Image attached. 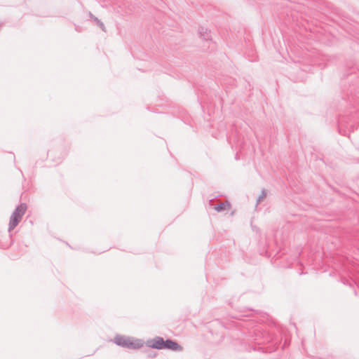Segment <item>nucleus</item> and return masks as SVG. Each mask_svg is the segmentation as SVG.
Wrapping results in <instances>:
<instances>
[{
    "label": "nucleus",
    "instance_id": "f257e3e1",
    "mask_svg": "<svg viewBox=\"0 0 359 359\" xmlns=\"http://www.w3.org/2000/svg\"><path fill=\"white\" fill-rule=\"evenodd\" d=\"M341 94L337 110L352 109L344 115H339L337 120L339 133L346 136L355 130V123L359 118V72L350 69L343 74Z\"/></svg>",
    "mask_w": 359,
    "mask_h": 359
},
{
    "label": "nucleus",
    "instance_id": "f03ea898",
    "mask_svg": "<svg viewBox=\"0 0 359 359\" xmlns=\"http://www.w3.org/2000/svg\"><path fill=\"white\" fill-rule=\"evenodd\" d=\"M255 337L252 339L254 344L245 345V349L248 351L253 350L262 353H272L278 347V339L269 332L264 330L259 326L253 330Z\"/></svg>",
    "mask_w": 359,
    "mask_h": 359
},
{
    "label": "nucleus",
    "instance_id": "7ed1b4c3",
    "mask_svg": "<svg viewBox=\"0 0 359 359\" xmlns=\"http://www.w3.org/2000/svg\"><path fill=\"white\" fill-rule=\"evenodd\" d=\"M259 311L257 310H254L252 309H248L246 311V313L244 314H240L238 316H232L231 320H227L226 321H221L219 320H215L214 321V323L217 325H220L222 327H224L227 330H231L233 328H236L240 330L241 327H244L245 325H244L243 323L248 320V318L252 316L253 314H257Z\"/></svg>",
    "mask_w": 359,
    "mask_h": 359
},
{
    "label": "nucleus",
    "instance_id": "20e7f679",
    "mask_svg": "<svg viewBox=\"0 0 359 359\" xmlns=\"http://www.w3.org/2000/svg\"><path fill=\"white\" fill-rule=\"evenodd\" d=\"M113 341L118 346L134 350L143 347L144 344L143 339H135L134 337H126L121 334H116Z\"/></svg>",
    "mask_w": 359,
    "mask_h": 359
},
{
    "label": "nucleus",
    "instance_id": "39448f33",
    "mask_svg": "<svg viewBox=\"0 0 359 359\" xmlns=\"http://www.w3.org/2000/svg\"><path fill=\"white\" fill-rule=\"evenodd\" d=\"M27 209V203H21L15 207V210L12 212L10 217L8 229L10 238H12L11 231L19 224L23 215L25 214Z\"/></svg>",
    "mask_w": 359,
    "mask_h": 359
},
{
    "label": "nucleus",
    "instance_id": "423d86ee",
    "mask_svg": "<svg viewBox=\"0 0 359 359\" xmlns=\"http://www.w3.org/2000/svg\"><path fill=\"white\" fill-rule=\"evenodd\" d=\"M149 348L157 350H163L164 339L162 337H155L144 342Z\"/></svg>",
    "mask_w": 359,
    "mask_h": 359
},
{
    "label": "nucleus",
    "instance_id": "0eeeda50",
    "mask_svg": "<svg viewBox=\"0 0 359 359\" xmlns=\"http://www.w3.org/2000/svg\"><path fill=\"white\" fill-rule=\"evenodd\" d=\"M170 350L172 351H182V346L178 344L175 340L171 339H164L163 350Z\"/></svg>",
    "mask_w": 359,
    "mask_h": 359
},
{
    "label": "nucleus",
    "instance_id": "6e6552de",
    "mask_svg": "<svg viewBox=\"0 0 359 359\" xmlns=\"http://www.w3.org/2000/svg\"><path fill=\"white\" fill-rule=\"evenodd\" d=\"M348 241L352 245H359V229H352L346 234Z\"/></svg>",
    "mask_w": 359,
    "mask_h": 359
},
{
    "label": "nucleus",
    "instance_id": "1a4fd4ad",
    "mask_svg": "<svg viewBox=\"0 0 359 359\" xmlns=\"http://www.w3.org/2000/svg\"><path fill=\"white\" fill-rule=\"evenodd\" d=\"M198 34L200 37L204 41H211L212 40L210 34V31L208 28H205L202 26L199 27Z\"/></svg>",
    "mask_w": 359,
    "mask_h": 359
},
{
    "label": "nucleus",
    "instance_id": "9d476101",
    "mask_svg": "<svg viewBox=\"0 0 359 359\" xmlns=\"http://www.w3.org/2000/svg\"><path fill=\"white\" fill-rule=\"evenodd\" d=\"M230 207H231L230 203L228 201H226L225 202L216 204L214 206V209L217 212H224L226 210H228L229 208H230Z\"/></svg>",
    "mask_w": 359,
    "mask_h": 359
},
{
    "label": "nucleus",
    "instance_id": "9b49d317",
    "mask_svg": "<svg viewBox=\"0 0 359 359\" xmlns=\"http://www.w3.org/2000/svg\"><path fill=\"white\" fill-rule=\"evenodd\" d=\"M88 15L93 20V22H95L97 24V25L100 27V28L102 31L106 32L105 26H104V23L100 20H99L97 17L93 15L91 12L88 13Z\"/></svg>",
    "mask_w": 359,
    "mask_h": 359
},
{
    "label": "nucleus",
    "instance_id": "f8f14e48",
    "mask_svg": "<svg viewBox=\"0 0 359 359\" xmlns=\"http://www.w3.org/2000/svg\"><path fill=\"white\" fill-rule=\"evenodd\" d=\"M144 352L146 353L147 359L154 358L157 355V353L156 351H151L149 349L144 350Z\"/></svg>",
    "mask_w": 359,
    "mask_h": 359
},
{
    "label": "nucleus",
    "instance_id": "ddd939ff",
    "mask_svg": "<svg viewBox=\"0 0 359 359\" xmlns=\"http://www.w3.org/2000/svg\"><path fill=\"white\" fill-rule=\"evenodd\" d=\"M267 195V191L265 189H262V191H261V194L259 195V196L258 197V198L257 199V204H259L261 203V201L264 198H266Z\"/></svg>",
    "mask_w": 359,
    "mask_h": 359
},
{
    "label": "nucleus",
    "instance_id": "4468645a",
    "mask_svg": "<svg viewBox=\"0 0 359 359\" xmlns=\"http://www.w3.org/2000/svg\"><path fill=\"white\" fill-rule=\"evenodd\" d=\"M12 243H13V241H11V243H9V244H3L2 243L0 242V248L6 249V248H9Z\"/></svg>",
    "mask_w": 359,
    "mask_h": 359
},
{
    "label": "nucleus",
    "instance_id": "2eb2a0df",
    "mask_svg": "<svg viewBox=\"0 0 359 359\" xmlns=\"http://www.w3.org/2000/svg\"><path fill=\"white\" fill-rule=\"evenodd\" d=\"M342 283H343L344 285H350L351 287L352 286V284H351V281H350V280H347V279H345V278H344V279H343Z\"/></svg>",
    "mask_w": 359,
    "mask_h": 359
},
{
    "label": "nucleus",
    "instance_id": "dca6fc26",
    "mask_svg": "<svg viewBox=\"0 0 359 359\" xmlns=\"http://www.w3.org/2000/svg\"><path fill=\"white\" fill-rule=\"evenodd\" d=\"M236 341L241 343V344H243V339H240V337L238 336L237 338L236 339Z\"/></svg>",
    "mask_w": 359,
    "mask_h": 359
},
{
    "label": "nucleus",
    "instance_id": "f3484780",
    "mask_svg": "<svg viewBox=\"0 0 359 359\" xmlns=\"http://www.w3.org/2000/svg\"><path fill=\"white\" fill-rule=\"evenodd\" d=\"M239 158H240L239 155H238V153H236V156H235V159H236V160H238Z\"/></svg>",
    "mask_w": 359,
    "mask_h": 359
},
{
    "label": "nucleus",
    "instance_id": "a211bd4d",
    "mask_svg": "<svg viewBox=\"0 0 359 359\" xmlns=\"http://www.w3.org/2000/svg\"><path fill=\"white\" fill-rule=\"evenodd\" d=\"M240 332H241V334H243V332L242 330H240Z\"/></svg>",
    "mask_w": 359,
    "mask_h": 359
},
{
    "label": "nucleus",
    "instance_id": "6ab92c4d",
    "mask_svg": "<svg viewBox=\"0 0 359 359\" xmlns=\"http://www.w3.org/2000/svg\"><path fill=\"white\" fill-rule=\"evenodd\" d=\"M354 293L355 295H357V292L355 290L354 291Z\"/></svg>",
    "mask_w": 359,
    "mask_h": 359
}]
</instances>
